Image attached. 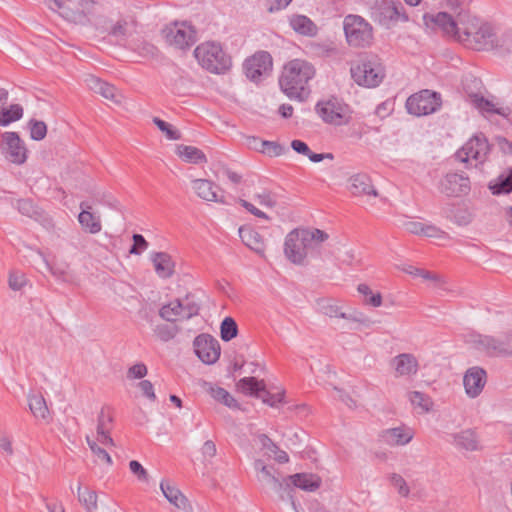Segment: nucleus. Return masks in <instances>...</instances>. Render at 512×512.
I'll return each instance as SVG.
<instances>
[{
  "label": "nucleus",
  "instance_id": "nucleus-1",
  "mask_svg": "<svg viewBox=\"0 0 512 512\" xmlns=\"http://www.w3.org/2000/svg\"><path fill=\"white\" fill-rule=\"evenodd\" d=\"M314 75L315 69L312 64L305 60L294 59L284 66L279 85L290 99L303 101L310 94L308 82Z\"/></svg>",
  "mask_w": 512,
  "mask_h": 512
},
{
  "label": "nucleus",
  "instance_id": "nucleus-2",
  "mask_svg": "<svg viewBox=\"0 0 512 512\" xmlns=\"http://www.w3.org/2000/svg\"><path fill=\"white\" fill-rule=\"evenodd\" d=\"M459 42L474 50L492 49L497 45V36L491 25L481 23L473 17L462 23Z\"/></svg>",
  "mask_w": 512,
  "mask_h": 512
},
{
  "label": "nucleus",
  "instance_id": "nucleus-3",
  "mask_svg": "<svg viewBox=\"0 0 512 512\" xmlns=\"http://www.w3.org/2000/svg\"><path fill=\"white\" fill-rule=\"evenodd\" d=\"M354 81L364 87H377L385 77V69L377 55L365 54L351 67Z\"/></svg>",
  "mask_w": 512,
  "mask_h": 512
},
{
  "label": "nucleus",
  "instance_id": "nucleus-4",
  "mask_svg": "<svg viewBox=\"0 0 512 512\" xmlns=\"http://www.w3.org/2000/svg\"><path fill=\"white\" fill-rule=\"evenodd\" d=\"M194 55L199 64L211 73H225L232 65L231 57L218 42L210 41L198 45Z\"/></svg>",
  "mask_w": 512,
  "mask_h": 512
},
{
  "label": "nucleus",
  "instance_id": "nucleus-5",
  "mask_svg": "<svg viewBox=\"0 0 512 512\" xmlns=\"http://www.w3.org/2000/svg\"><path fill=\"white\" fill-rule=\"evenodd\" d=\"M344 32L352 47L369 46L373 39L372 26L358 15H348L344 19Z\"/></svg>",
  "mask_w": 512,
  "mask_h": 512
},
{
  "label": "nucleus",
  "instance_id": "nucleus-6",
  "mask_svg": "<svg viewBox=\"0 0 512 512\" xmlns=\"http://www.w3.org/2000/svg\"><path fill=\"white\" fill-rule=\"evenodd\" d=\"M470 342L476 349L491 357H512V334L503 339L490 335L476 334L471 336Z\"/></svg>",
  "mask_w": 512,
  "mask_h": 512
},
{
  "label": "nucleus",
  "instance_id": "nucleus-7",
  "mask_svg": "<svg viewBox=\"0 0 512 512\" xmlns=\"http://www.w3.org/2000/svg\"><path fill=\"white\" fill-rule=\"evenodd\" d=\"M441 105V95L428 89L409 96L405 104L407 112L415 116L435 113L440 109Z\"/></svg>",
  "mask_w": 512,
  "mask_h": 512
},
{
  "label": "nucleus",
  "instance_id": "nucleus-8",
  "mask_svg": "<svg viewBox=\"0 0 512 512\" xmlns=\"http://www.w3.org/2000/svg\"><path fill=\"white\" fill-rule=\"evenodd\" d=\"M166 42L178 49H188L196 42V30L186 22L166 25L162 31Z\"/></svg>",
  "mask_w": 512,
  "mask_h": 512
},
{
  "label": "nucleus",
  "instance_id": "nucleus-9",
  "mask_svg": "<svg viewBox=\"0 0 512 512\" xmlns=\"http://www.w3.org/2000/svg\"><path fill=\"white\" fill-rule=\"evenodd\" d=\"M316 110L322 120L328 124L340 126L348 124L351 120L349 106L336 97L317 103Z\"/></svg>",
  "mask_w": 512,
  "mask_h": 512
},
{
  "label": "nucleus",
  "instance_id": "nucleus-10",
  "mask_svg": "<svg viewBox=\"0 0 512 512\" xmlns=\"http://www.w3.org/2000/svg\"><path fill=\"white\" fill-rule=\"evenodd\" d=\"M238 389L248 395L261 398L262 401L271 406L276 407L278 403H281L284 398V392L273 394L266 389L263 380H258L255 377H244L237 383Z\"/></svg>",
  "mask_w": 512,
  "mask_h": 512
},
{
  "label": "nucleus",
  "instance_id": "nucleus-11",
  "mask_svg": "<svg viewBox=\"0 0 512 512\" xmlns=\"http://www.w3.org/2000/svg\"><path fill=\"white\" fill-rule=\"evenodd\" d=\"M1 151L11 163L21 165L27 159V149L24 141L17 132H4L2 134Z\"/></svg>",
  "mask_w": 512,
  "mask_h": 512
},
{
  "label": "nucleus",
  "instance_id": "nucleus-12",
  "mask_svg": "<svg viewBox=\"0 0 512 512\" xmlns=\"http://www.w3.org/2000/svg\"><path fill=\"white\" fill-rule=\"evenodd\" d=\"M310 244L302 231L297 229L288 233L284 243V253L294 264L302 265L307 256V248Z\"/></svg>",
  "mask_w": 512,
  "mask_h": 512
},
{
  "label": "nucleus",
  "instance_id": "nucleus-13",
  "mask_svg": "<svg viewBox=\"0 0 512 512\" xmlns=\"http://www.w3.org/2000/svg\"><path fill=\"white\" fill-rule=\"evenodd\" d=\"M490 146L484 134L480 133L472 138L456 153V157L461 162H468L472 158L480 163L487 159Z\"/></svg>",
  "mask_w": 512,
  "mask_h": 512
},
{
  "label": "nucleus",
  "instance_id": "nucleus-14",
  "mask_svg": "<svg viewBox=\"0 0 512 512\" xmlns=\"http://www.w3.org/2000/svg\"><path fill=\"white\" fill-rule=\"evenodd\" d=\"M193 345L196 355L205 364H214L220 357V344L210 334L198 335L194 339Z\"/></svg>",
  "mask_w": 512,
  "mask_h": 512
},
{
  "label": "nucleus",
  "instance_id": "nucleus-15",
  "mask_svg": "<svg viewBox=\"0 0 512 512\" xmlns=\"http://www.w3.org/2000/svg\"><path fill=\"white\" fill-rule=\"evenodd\" d=\"M423 20L427 27L440 29L444 34L453 36L457 40H459L461 34L462 23L465 22L462 19L460 22L455 21L454 18L446 12H438L435 15L426 13L423 16Z\"/></svg>",
  "mask_w": 512,
  "mask_h": 512
},
{
  "label": "nucleus",
  "instance_id": "nucleus-16",
  "mask_svg": "<svg viewBox=\"0 0 512 512\" xmlns=\"http://www.w3.org/2000/svg\"><path fill=\"white\" fill-rule=\"evenodd\" d=\"M470 179L463 173H447L439 183V190L448 197H459L470 192Z\"/></svg>",
  "mask_w": 512,
  "mask_h": 512
},
{
  "label": "nucleus",
  "instance_id": "nucleus-17",
  "mask_svg": "<svg viewBox=\"0 0 512 512\" xmlns=\"http://www.w3.org/2000/svg\"><path fill=\"white\" fill-rule=\"evenodd\" d=\"M243 68L247 78L257 82L272 69V57L266 51L257 52L245 60Z\"/></svg>",
  "mask_w": 512,
  "mask_h": 512
},
{
  "label": "nucleus",
  "instance_id": "nucleus-18",
  "mask_svg": "<svg viewBox=\"0 0 512 512\" xmlns=\"http://www.w3.org/2000/svg\"><path fill=\"white\" fill-rule=\"evenodd\" d=\"M79 0H47L49 9L60 10L59 14L66 20L75 24L86 25V16L83 11L76 9Z\"/></svg>",
  "mask_w": 512,
  "mask_h": 512
},
{
  "label": "nucleus",
  "instance_id": "nucleus-19",
  "mask_svg": "<svg viewBox=\"0 0 512 512\" xmlns=\"http://www.w3.org/2000/svg\"><path fill=\"white\" fill-rule=\"evenodd\" d=\"M487 380L486 371L478 366L469 368L463 378V384L467 395L477 397L483 390Z\"/></svg>",
  "mask_w": 512,
  "mask_h": 512
},
{
  "label": "nucleus",
  "instance_id": "nucleus-20",
  "mask_svg": "<svg viewBox=\"0 0 512 512\" xmlns=\"http://www.w3.org/2000/svg\"><path fill=\"white\" fill-rule=\"evenodd\" d=\"M192 188L198 197L205 201L229 204L226 197L217 193L220 188L212 181L207 179H195L192 181Z\"/></svg>",
  "mask_w": 512,
  "mask_h": 512
},
{
  "label": "nucleus",
  "instance_id": "nucleus-21",
  "mask_svg": "<svg viewBox=\"0 0 512 512\" xmlns=\"http://www.w3.org/2000/svg\"><path fill=\"white\" fill-rule=\"evenodd\" d=\"M391 365L395 369L396 377L415 375L419 369L417 358L410 353H402L395 356L391 360Z\"/></svg>",
  "mask_w": 512,
  "mask_h": 512
},
{
  "label": "nucleus",
  "instance_id": "nucleus-22",
  "mask_svg": "<svg viewBox=\"0 0 512 512\" xmlns=\"http://www.w3.org/2000/svg\"><path fill=\"white\" fill-rule=\"evenodd\" d=\"M349 190L353 196H378L377 190L372 185L371 178L364 173H358L350 177Z\"/></svg>",
  "mask_w": 512,
  "mask_h": 512
},
{
  "label": "nucleus",
  "instance_id": "nucleus-23",
  "mask_svg": "<svg viewBox=\"0 0 512 512\" xmlns=\"http://www.w3.org/2000/svg\"><path fill=\"white\" fill-rule=\"evenodd\" d=\"M239 236L242 242L257 254L263 255L265 251V243L259 232L249 226L239 228Z\"/></svg>",
  "mask_w": 512,
  "mask_h": 512
},
{
  "label": "nucleus",
  "instance_id": "nucleus-24",
  "mask_svg": "<svg viewBox=\"0 0 512 512\" xmlns=\"http://www.w3.org/2000/svg\"><path fill=\"white\" fill-rule=\"evenodd\" d=\"M82 211L78 215V221L82 228L91 234L99 233L102 229L100 218L90 212L91 206L86 202H81Z\"/></svg>",
  "mask_w": 512,
  "mask_h": 512
},
{
  "label": "nucleus",
  "instance_id": "nucleus-25",
  "mask_svg": "<svg viewBox=\"0 0 512 512\" xmlns=\"http://www.w3.org/2000/svg\"><path fill=\"white\" fill-rule=\"evenodd\" d=\"M383 442L391 446L405 445L409 443L413 434L409 429L401 427L386 429L381 433Z\"/></svg>",
  "mask_w": 512,
  "mask_h": 512
},
{
  "label": "nucleus",
  "instance_id": "nucleus-26",
  "mask_svg": "<svg viewBox=\"0 0 512 512\" xmlns=\"http://www.w3.org/2000/svg\"><path fill=\"white\" fill-rule=\"evenodd\" d=\"M85 81L89 89L95 93L102 95L106 99L118 102L117 89L113 85L93 75L88 76Z\"/></svg>",
  "mask_w": 512,
  "mask_h": 512
},
{
  "label": "nucleus",
  "instance_id": "nucleus-27",
  "mask_svg": "<svg viewBox=\"0 0 512 512\" xmlns=\"http://www.w3.org/2000/svg\"><path fill=\"white\" fill-rule=\"evenodd\" d=\"M294 488H300L304 491L313 492L317 490L321 485V478L312 473H296L290 475Z\"/></svg>",
  "mask_w": 512,
  "mask_h": 512
},
{
  "label": "nucleus",
  "instance_id": "nucleus-28",
  "mask_svg": "<svg viewBox=\"0 0 512 512\" xmlns=\"http://www.w3.org/2000/svg\"><path fill=\"white\" fill-rule=\"evenodd\" d=\"M160 488L166 497V499L176 506L179 509H186L188 506L187 498L182 494V492L175 487L170 481L162 480L160 483Z\"/></svg>",
  "mask_w": 512,
  "mask_h": 512
},
{
  "label": "nucleus",
  "instance_id": "nucleus-29",
  "mask_svg": "<svg viewBox=\"0 0 512 512\" xmlns=\"http://www.w3.org/2000/svg\"><path fill=\"white\" fill-rule=\"evenodd\" d=\"M152 261L156 273L161 278H169L174 273V262L171 256L166 252H156L152 256Z\"/></svg>",
  "mask_w": 512,
  "mask_h": 512
},
{
  "label": "nucleus",
  "instance_id": "nucleus-30",
  "mask_svg": "<svg viewBox=\"0 0 512 512\" xmlns=\"http://www.w3.org/2000/svg\"><path fill=\"white\" fill-rule=\"evenodd\" d=\"M28 405L31 413L37 419H41L46 423L50 421V412L46 404V400L42 394H31L28 396Z\"/></svg>",
  "mask_w": 512,
  "mask_h": 512
},
{
  "label": "nucleus",
  "instance_id": "nucleus-31",
  "mask_svg": "<svg viewBox=\"0 0 512 512\" xmlns=\"http://www.w3.org/2000/svg\"><path fill=\"white\" fill-rule=\"evenodd\" d=\"M137 25L134 17L120 18L110 29L109 35L120 41H124L131 36Z\"/></svg>",
  "mask_w": 512,
  "mask_h": 512
},
{
  "label": "nucleus",
  "instance_id": "nucleus-32",
  "mask_svg": "<svg viewBox=\"0 0 512 512\" xmlns=\"http://www.w3.org/2000/svg\"><path fill=\"white\" fill-rule=\"evenodd\" d=\"M290 26L295 32L304 36H315L317 33V26L304 15H293L290 18Z\"/></svg>",
  "mask_w": 512,
  "mask_h": 512
},
{
  "label": "nucleus",
  "instance_id": "nucleus-33",
  "mask_svg": "<svg viewBox=\"0 0 512 512\" xmlns=\"http://www.w3.org/2000/svg\"><path fill=\"white\" fill-rule=\"evenodd\" d=\"M454 444L467 451L478 449V437L472 429H466L453 435Z\"/></svg>",
  "mask_w": 512,
  "mask_h": 512
},
{
  "label": "nucleus",
  "instance_id": "nucleus-34",
  "mask_svg": "<svg viewBox=\"0 0 512 512\" xmlns=\"http://www.w3.org/2000/svg\"><path fill=\"white\" fill-rule=\"evenodd\" d=\"M179 157L188 163L200 164L207 161L205 154L202 150L187 145H179L177 147Z\"/></svg>",
  "mask_w": 512,
  "mask_h": 512
},
{
  "label": "nucleus",
  "instance_id": "nucleus-35",
  "mask_svg": "<svg viewBox=\"0 0 512 512\" xmlns=\"http://www.w3.org/2000/svg\"><path fill=\"white\" fill-rule=\"evenodd\" d=\"M271 489H273L279 495L280 499H290L293 508L296 509V503L293 496L295 488L291 479H289V476L282 479L279 477L277 479V484H274Z\"/></svg>",
  "mask_w": 512,
  "mask_h": 512
},
{
  "label": "nucleus",
  "instance_id": "nucleus-36",
  "mask_svg": "<svg viewBox=\"0 0 512 512\" xmlns=\"http://www.w3.org/2000/svg\"><path fill=\"white\" fill-rule=\"evenodd\" d=\"M473 104L483 112L498 114L503 117H508L511 113L509 108H496L495 105L488 99H485L483 96H479L477 94L472 96Z\"/></svg>",
  "mask_w": 512,
  "mask_h": 512
},
{
  "label": "nucleus",
  "instance_id": "nucleus-37",
  "mask_svg": "<svg viewBox=\"0 0 512 512\" xmlns=\"http://www.w3.org/2000/svg\"><path fill=\"white\" fill-rule=\"evenodd\" d=\"M255 469L260 472V475L258 476L259 481L269 486L270 488L274 484H277L279 473L273 466L264 465L261 460H257L255 462Z\"/></svg>",
  "mask_w": 512,
  "mask_h": 512
},
{
  "label": "nucleus",
  "instance_id": "nucleus-38",
  "mask_svg": "<svg viewBox=\"0 0 512 512\" xmlns=\"http://www.w3.org/2000/svg\"><path fill=\"white\" fill-rule=\"evenodd\" d=\"M78 501L85 507L87 512H94L97 509V493L88 487L83 488L81 484L77 487Z\"/></svg>",
  "mask_w": 512,
  "mask_h": 512
},
{
  "label": "nucleus",
  "instance_id": "nucleus-39",
  "mask_svg": "<svg viewBox=\"0 0 512 512\" xmlns=\"http://www.w3.org/2000/svg\"><path fill=\"white\" fill-rule=\"evenodd\" d=\"M23 111V107L20 104L2 107L0 110V125L5 127L12 122L20 120L23 117Z\"/></svg>",
  "mask_w": 512,
  "mask_h": 512
},
{
  "label": "nucleus",
  "instance_id": "nucleus-40",
  "mask_svg": "<svg viewBox=\"0 0 512 512\" xmlns=\"http://www.w3.org/2000/svg\"><path fill=\"white\" fill-rule=\"evenodd\" d=\"M159 315L162 319L168 322L183 320L180 299H176L169 304L163 305L159 310Z\"/></svg>",
  "mask_w": 512,
  "mask_h": 512
},
{
  "label": "nucleus",
  "instance_id": "nucleus-41",
  "mask_svg": "<svg viewBox=\"0 0 512 512\" xmlns=\"http://www.w3.org/2000/svg\"><path fill=\"white\" fill-rule=\"evenodd\" d=\"M492 194H508L512 192V169L506 174H501L495 182L489 184Z\"/></svg>",
  "mask_w": 512,
  "mask_h": 512
},
{
  "label": "nucleus",
  "instance_id": "nucleus-42",
  "mask_svg": "<svg viewBox=\"0 0 512 512\" xmlns=\"http://www.w3.org/2000/svg\"><path fill=\"white\" fill-rule=\"evenodd\" d=\"M183 319L188 320L197 316L200 311V302L191 293H188L183 299H180Z\"/></svg>",
  "mask_w": 512,
  "mask_h": 512
},
{
  "label": "nucleus",
  "instance_id": "nucleus-43",
  "mask_svg": "<svg viewBox=\"0 0 512 512\" xmlns=\"http://www.w3.org/2000/svg\"><path fill=\"white\" fill-rule=\"evenodd\" d=\"M210 395L220 403L231 409H240V405L237 400L224 388L221 387H213L210 385L209 387Z\"/></svg>",
  "mask_w": 512,
  "mask_h": 512
},
{
  "label": "nucleus",
  "instance_id": "nucleus-44",
  "mask_svg": "<svg viewBox=\"0 0 512 512\" xmlns=\"http://www.w3.org/2000/svg\"><path fill=\"white\" fill-rule=\"evenodd\" d=\"M319 311L329 317H340L344 319H351L346 313L340 312L339 307L329 299H322L318 301Z\"/></svg>",
  "mask_w": 512,
  "mask_h": 512
},
{
  "label": "nucleus",
  "instance_id": "nucleus-45",
  "mask_svg": "<svg viewBox=\"0 0 512 512\" xmlns=\"http://www.w3.org/2000/svg\"><path fill=\"white\" fill-rule=\"evenodd\" d=\"M238 334V325L232 317H225L220 325V337L228 342Z\"/></svg>",
  "mask_w": 512,
  "mask_h": 512
},
{
  "label": "nucleus",
  "instance_id": "nucleus-46",
  "mask_svg": "<svg viewBox=\"0 0 512 512\" xmlns=\"http://www.w3.org/2000/svg\"><path fill=\"white\" fill-rule=\"evenodd\" d=\"M180 331L177 325L159 324L153 329L155 336L162 342L172 340Z\"/></svg>",
  "mask_w": 512,
  "mask_h": 512
},
{
  "label": "nucleus",
  "instance_id": "nucleus-47",
  "mask_svg": "<svg viewBox=\"0 0 512 512\" xmlns=\"http://www.w3.org/2000/svg\"><path fill=\"white\" fill-rule=\"evenodd\" d=\"M358 292L364 296V302L372 307H379L382 304L381 293H373L367 284H359Z\"/></svg>",
  "mask_w": 512,
  "mask_h": 512
},
{
  "label": "nucleus",
  "instance_id": "nucleus-48",
  "mask_svg": "<svg viewBox=\"0 0 512 512\" xmlns=\"http://www.w3.org/2000/svg\"><path fill=\"white\" fill-rule=\"evenodd\" d=\"M152 121L157 126V128L165 134L167 139H169V140L181 139L180 131L177 130L175 127H173L168 122H166L158 117H154Z\"/></svg>",
  "mask_w": 512,
  "mask_h": 512
},
{
  "label": "nucleus",
  "instance_id": "nucleus-49",
  "mask_svg": "<svg viewBox=\"0 0 512 512\" xmlns=\"http://www.w3.org/2000/svg\"><path fill=\"white\" fill-rule=\"evenodd\" d=\"M28 126L30 129L31 139L35 141H40L46 137L47 125L45 124V122L36 119H31L28 122Z\"/></svg>",
  "mask_w": 512,
  "mask_h": 512
},
{
  "label": "nucleus",
  "instance_id": "nucleus-50",
  "mask_svg": "<svg viewBox=\"0 0 512 512\" xmlns=\"http://www.w3.org/2000/svg\"><path fill=\"white\" fill-rule=\"evenodd\" d=\"M97 434H102V430H111L113 416L109 407H103L98 415Z\"/></svg>",
  "mask_w": 512,
  "mask_h": 512
},
{
  "label": "nucleus",
  "instance_id": "nucleus-51",
  "mask_svg": "<svg viewBox=\"0 0 512 512\" xmlns=\"http://www.w3.org/2000/svg\"><path fill=\"white\" fill-rule=\"evenodd\" d=\"M409 399L414 406L420 407L425 412H428L431 408L432 402L430 398L420 391L411 392Z\"/></svg>",
  "mask_w": 512,
  "mask_h": 512
},
{
  "label": "nucleus",
  "instance_id": "nucleus-52",
  "mask_svg": "<svg viewBox=\"0 0 512 512\" xmlns=\"http://www.w3.org/2000/svg\"><path fill=\"white\" fill-rule=\"evenodd\" d=\"M9 287L14 291L21 290L27 283L26 276L19 271H12L9 274Z\"/></svg>",
  "mask_w": 512,
  "mask_h": 512
},
{
  "label": "nucleus",
  "instance_id": "nucleus-53",
  "mask_svg": "<svg viewBox=\"0 0 512 512\" xmlns=\"http://www.w3.org/2000/svg\"><path fill=\"white\" fill-rule=\"evenodd\" d=\"M261 145L263 147L262 152L270 157L279 156L284 152V147L277 142L264 140Z\"/></svg>",
  "mask_w": 512,
  "mask_h": 512
},
{
  "label": "nucleus",
  "instance_id": "nucleus-54",
  "mask_svg": "<svg viewBox=\"0 0 512 512\" xmlns=\"http://www.w3.org/2000/svg\"><path fill=\"white\" fill-rule=\"evenodd\" d=\"M133 245L129 249L130 254L140 255L148 247V242L141 234H133Z\"/></svg>",
  "mask_w": 512,
  "mask_h": 512
},
{
  "label": "nucleus",
  "instance_id": "nucleus-55",
  "mask_svg": "<svg viewBox=\"0 0 512 512\" xmlns=\"http://www.w3.org/2000/svg\"><path fill=\"white\" fill-rule=\"evenodd\" d=\"M18 211L25 216L34 217L37 214L36 207L30 199H20L17 201Z\"/></svg>",
  "mask_w": 512,
  "mask_h": 512
},
{
  "label": "nucleus",
  "instance_id": "nucleus-56",
  "mask_svg": "<svg viewBox=\"0 0 512 512\" xmlns=\"http://www.w3.org/2000/svg\"><path fill=\"white\" fill-rule=\"evenodd\" d=\"M305 238H307L308 243L311 245L312 241L316 242H324L328 239V234L320 229L313 230H301Z\"/></svg>",
  "mask_w": 512,
  "mask_h": 512
},
{
  "label": "nucleus",
  "instance_id": "nucleus-57",
  "mask_svg": "<svg viewBox=\"0 0 512 512\" xmlns=\"http://www.w3.org/2000/svg\"><path fill=\"white\" fill-rule=\"evenodd\" d=\"M147 373V366L144 363H137L128 369L127 377L129 379H142Z\"/></svg>",
  "mask_w": 512,
  "mask_h": 512
},
{
  "label": "nucleus",
  "instance_id": "nucleus-58",
  "mask_svg": "<svg viewBox=\"0 0 512 512\" xmlns=\"http://www.w3.org/2000/svg\"><path fill=\"white\" fill-rule=\"evenodd\" d=\"M391 483L392 485L397 488L398 493L404 497L408 496L410 490L409 487L406 484V481L404 478L399 474H393L391 476Z\"/></svg>",
  "mask_w": 512,
  "mask_h": 512
},
{
  "label": "nucleus",
  "instance_id": "nucleus-59",
  "mask_svg": "<svg viewBox=\"0 0 512 512\" xmlns=\"http://www.w3.org/2000/svg\"><path fill=\"white\" fill-rule=\"evenodd\" d=\"M129 468L131 472L137 476L138 480L140 481H147L148 480V473L146 469L141 465L140 462L136 460H132L129 463Z\"/></svg>",
  "mask_w": 512,
  "mask_h": 512
},
{
  "label": "nucleus",
  "instance_id": "nucleus-60",
  "mask_svg": "<svg viewBox=\"0 0 512 512\" xmlns=\"http://www.w3.org/2000/svg\"><path fill=\"white\" fill-rule=\"evenodd\" d=\"M423 236L429 237V238H446L447 234L442 231L440 228L436 227L435 225H428L424 224L423 227Z\"/></svg>",
  "mask_w": 512,
  "mask_h": 512
},
{
  "label": "nucleus",
  "instance_id": "nucleus-61",
  "mask_svg": "<svg viewBox=\"0 0 512 512\" xmlns=\"http://www.w3.org/2000/svg\"><path fill=\"white\" fill-rule=\"evenodd\" d=\"M139 389L142 392V395L148 398L151 401H156V395L154 393L153 384L149 380H142L138 384Z\"/></svg>",
  "mask_w": 512,
  "mask_h": 512
},
{
  "label": "nucleus",
  "instance_id": "nucleus-62",
  "mask_svg": "<svg viewBox=\"0 0 512 512\" xmlns=\"http://www.w3.org/2000/svg\"><path fill=\"white\" fill-rule=\"evenodd\" d=\"M96 4L95 0H79L78 7L76 9L78 11H83L86 16V24L90 22L89 15L93 13L94 5Z\"/></svg>",
  "mask_w": 512,
  "mask_h": 512
},
{
  "label": "nucleus",
  "instance_id": "nucleus-63",
  "mask_svg": "<svg viewBox=\"0 0 512 512\" xmlns=\"http://www.w3.org/2000/svg\"><path fill=\"white\" fill-rule=\"evenodd\" d=\"M91 451L94 453V455L97 457L99 461L105 462L108 465H112V459L109 453L104 448L98 446L97 443H93V445L91 446Z\"/></svg>",
  "mask_w": 512,
  "mask_h": 512
},
{
  "label": "nucleus",
  "instance_id": "nucleus-64",
  "mask_svg": "<svg viewBox=\"0 0 512 512\" xmlns=\"http://www.w3.org/2000/svg\"><path fill=\"white\" fill-rule=\"evenodd\" d=\"M291 148L298 154L308 156L310 153L309 146L302 140L295 139L291 142Z\"/></svg>",
  "mask_w": 512,
  "mask_h": 512
}]
</instances>
